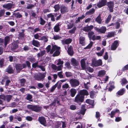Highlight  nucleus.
<instances>
[{"mask_svg": "<svg viewBox=\"0 0 128 128\" xmlns=\"http://www.w3.org/2000/svg\"><path fill=\"white\" fill-rule=\"evenodd\" d=\"M27 107L28 109L32 111L38 112H40L42 108V107L39 105L28 104L27 105Z\"/></svg>", "mask_w": 128, "mask_h": 128, "instance_id": "f257e3e1", "label": "nucleus"}, {"mask_svg": "<svg viewBox=\"0 0 128 128\" xmlns=\"http://www.w3.org/2000/svg\"><path fill=\"white\" fill-rule=\"evenodd\" d=\"M15 67L17 73H19L20 71L23 68L26 67V64L24 63H17L15 64Z\"/></svg>", "mask_w": 128, "mask_h": 128, "instance_id": "f03ea898", "label": "nucleus"}, {"mask_svg": "<svg viewBox=\"0 0 128 128\" xmlns=\"http://www.w3.org/2000/svg\"><path fill=\"white\" fill-rule=\"evenodd\" d=\"M84 96H82L79 94H78L74 98V102L80 105L81 103L83 102L84 100Z\"/></svg>", "mask_w": 128, "mask_h": 128, "instance_id": "7ed1b4c3", "label": "nucleus"}, {"mask_svg": "<svg viewBox=\"0 0 128 128\" xmlns=\"http://www.w3.org/2000/svg\"><path fill=\"white\" fill-rule=\"evenodd\" d=\"M69 82L71 86L73 88L76 87L80 84L78 80L75 79H70Z\"/></svg>", "mask_w": 128, "mask_h": 128, "instance_id": "20e7f679", "label": "nucleus"}, {"mask_svg": "<svg viewBox=\"0 0 128 128\" xmlns=\"http://www.w3.org/2000/svg\"><path fill=\"white\" fill-rule=\"evenodd\" d=\"M92 64L93 66L97 67L101 66L102 64V62L100 59L98 60L94 59L92 61Z\"/></svg>", "mask_w": 128, "mask_h": 128, "instance_id": "39448f33", "label": "nucleus"}, {"mask_svg": "<svg viewBox=\"0 0 128 128\" xmlns=\"http://www.w3.org/2000/svg\"><path fill=\"white\" fill-rule=\"evenodd\" d=\"M94 28L97 32L100 34H104L106 30V27L104 26H102L100 28L95 27H94Z\"/></svg>", "mask_w": 128, "mask_h": 128, "instance_id": "423d86ee", "label": "nucleus"}, {"mask_svg": "<svg viewBox=\"0 0 128 128\" xmlns=\"http://www.w3.org/2000/svg\"><path fill=\"white\" fill-rule=\"evenodd\" d=\"M114 4V3L113 1H110L107 2L106 6L108 8L110 12H113Z\"/></svg>", "mask_w": 128, "mask_h": 128, "instance_id": "0eeeda50", "label": "nucleus"}, {"mask_svg": "<svg viewBox=\"0 0 128 128\" xmlns=\"http://www.w3.org/2000/svg\"><path fill=\"white\" fill-rule=\"evenodd\" d=\"M46 74V72L43 73L42 74L40 73L39 75H37L35 77V79L37 80H41L44 78Z\"/></svg>", "mask_w": 128, "mask_h": 128, "instance_id": "6e6552de", "label": "nucleus"}, {"mask_svg": "<svg viewBox=\"0 0 128 128\" xmlns=\"http://www.w3.org/2000/svg\"><path fill=\"white\" fill-rule=\"evenodd\" d=\"M107 2V0H101L97 4V6L98 8H101L106 5Z\"/></svg>", "mask_w": 128, "mask_h": 128, "instance_id": "1a4fd4ad", "label": "nucleus"}, {"mask_svg": "<svg viewBox=\"0 0 128 128\" xmlns=\"http://www.w3.org/2000/svg\"><path fill=\"white\" fill-rule=\"evenodd\" d=\"M118 40H116L114 41L111 46V50H115L118 47Z\"/></svg>", "mask_w": 128, "mask_h": 128, "instance_id": "9d476101", "label": "nucleus"}, {"mask_svg": "<svg viewBox=\"0 0 128 128\" xmlns=\"http://www.w3.org/2000/svg\"><path fill=\"white\" fill-rule=\"evenodd\" d=\"M38 120L41 124L44 126H46V121L45 118L43 116L39 117Z\"/></svg>", "mask_w": 128, "mask_h": 128, "instance_id": "9b49d317", "label": "nucleus"}, {"mask_svg": "<svg viewBox=\"0 0 128 128\" xmlns=\"http://www.w3.org/2000/svg\"><path fill=\"white\" fill-rule=\"evenodd\" d=\"M79 94L82 96H84V97L85 96H88L89 94L88 91L84 89L80 90Z\"/></svg>", "mask_w": 128, "mask_h": 128, "instance_id": "f8f14e48", "label": "nucleus"}, {"mask_svg": "<svg viewBox=\"0 0 128 128\" xmlns=\"http://www.w3.org/2000/svg\"><path fill=\"white\" fill-rule=\"evenodd\" d=\"M13 6V4L12 3H10L3 4L2 7L4 9L8 10L12 9Z\"/></svg>", "mask_w": 128, "mask_h": 128, "instance_id": "ddd939ff", "label": "nucleus"}, {"mask_svg": "<svg viewBox=\"0 0 128 128\" xmlns=\"http://www.w3.org/2000/svg\"><path fill=\"white\" fill-rule=\"evenodd\" d=\"M93 26L91 25L90 26L88 25L87 26H85L83 28V30L85 32H88L89 31H90L93 28Z\"/></svg>", "mask_w": 128, "mask_h": 128, "instance_id": "4468645a", "label": "nucleus"}, {"mask_svg": "<svg viewBox=\"0 0 128 128\" xmlns=\"http://www.w3.org/2000/svg\"><path fill=\"white\" fill-rule=\"evenodd\" d=\"M6 72H7L8 74H12L14 73V71L12 67L10 65L6 70Z\"/></svg>", "mask_w": 128, "mask_h": 128, "instance_id": "2eb2a0df", "label": "nucleus"}, {"mask_svg": "<svg viewBox=\"0 0 128 128\" xmlns=\"http://www.w3.org/2000/svg\"><path fill=\"white\" fill-rule=\"evenodd\" d=\"M60 49V47L57 46L56 45H54L52 46V48L51 49L50 53L51 54H52L53 52L56 50H59Z\"/></svg>", "mask_w": 128, "mask_h": 128, "instance_id": "dca6fc26", "label": "nucleus"}, {"mask_svg": "<svg viewBox=\"0 0 128 128\" xmlns=\"http://www.w3.org/2000/svg\"><path fill=\"white\" fill-rule=\"evenodd\" d=\"M72 41V40L70 38H67L64 40H62V44H68L71 42Z\"/></svg>", "mask_w": 128, "mask_h": 128, "instance_id": "f3484780", "label": "nucleus"}, {"mask_svg": "<svg viewBox=\"0 0 128 128\" xmlns=\"http://www.w3.org/2000/svg\"><path fill=\"white\" fill-rule=\"evenodd\" d=\"M60 11L61 13L63 14L68 12V8L66 6L62 5L60 6Z\"/></svg>", "mask_w": 128, "mask_h": 128, "instance_id": "a211bd4d", "label": "nucleus"}, {"mask_svg": "<svg viewBox=\"0 0 128 128\" xmlns=\"http://www.w3.org/2000/svg\"><path fill=\"white\" fill-rule=\"evenodd\" d=\"M10 38L9 36H6L4 38V46L6 47L8 44L10 43Z\"/></svg>", "mask_w": 128, "mask_h": 128, "instance_id": "6ab92c4d", "label": "nucleus"}, {"mask_svg": "<svg viewBox=\"0 0 128 128\" xmlns=\"http://www.w3.org/2000/svg\"><path fill=\"white\" fill-rule=\"evenodd\" d=\"M67 52L68 54L70 56H72L74 54V52L72 47V46H70L68 48Z\"/></svg>", "mask_w": 128, "mask_h": 128, "instance_id": "aec40b11", "label": "nucleus"}, {"mask_svg": "<svg viewBox=\"0 0 128 128\" xmlns=\"http://www.w3.org/2000/svg\"><path fill=\"white\" fill-rule=\"evenodd\" d=\"M71 62L72 64L74 66H77L79 64L78 61L74 58H72Z\"/></svg>", "mask_w": 128, "mask_h": 128, "instance_id": "412c9836", "label": "nucleus"}, {"mask_svg": "<svg viewBox=\"0 0 128 128\" xmlns=\"http://www.w3.org/2000/svg\"><path fill=\"white\" fill-rule=\"evenodd\" d=\"M12 96L10 94H7L5 96L4 100L7 102H9L12 99Z\"/></svg>", "mask_w": 128, "mask_h": 128, "instance_id": "4be33fe9", "label": "nucleus"}, {"mask_svg": "<svg viewBox=\"0 0 128 128\" xmlns=\"http://www.w3.org/2000/svg\"><path fill=\"white\" fill-rule=\"evenodd\" d=\"M86 102L87 103L91 105L92 106V108H93L94 106V100H91L90 99H87L86 100Z\"/></svg>", "mask_w": 128, "mask_h": 128, "instance_id": "5701e85b", "label": "nucleus"}, {"mask_svg": "<svg viewBox=\"0 0 128 128\" xmlns=\"http://www.w3.org/2000/svg\"><path fill=\"white\" fill-rule=\"evenodd\" d=\"M125 91V89L124 88H122L117 92L116 94V95L122 96V95L124 93Z\"/></svg>", "mask_w": 128, "mask_h": 128, "instance_id": "b1692460", "label": "nucleus"}, {"mask_svg": "<svg viewBox=\"0 0 128 128\" xmlns=\"http://www.w3.org/2000/svg\"><path fill=\"white\" fill-rule=\"evenodd\" d=\"M89 93L90 97L91 98L94 99L96 96V92L94 90L90 91Z\"/></svg>", "mask_w": 128, "mask_h": 128, "instance_id": "393cba45", "label": "nucleus"}, {"mask_svg": "<svg viewBox=\"0 0 128 128\" xmlns=\"http://www.w3.org/2000/svg\"><path fill=\"white\" fill-rule=\"evenodd\" d=\"M32 44L34 46L37 47H38L40 46V44L39 42L34 39L32 40Z\"/></svg>", "mask_w": 128, "mask_h": 128, "instance_id": "a878e982", "label": "nucleus"}, {"mask_svg": "<svg viewBox=\"0 0 128 128\" xmlns=\"http://www.w3.org/2000/svg\"><path fill=\"white\" fill-rule=\"evenodd\" d=\"M85 38L84 37L81 36L79 38V42L80 44H82V46H84L85 43Z\"/></svg>", "mask_w": 128, "mask_h": 128, "instance_id": "bb28decb", "label": "nucleus"}, {"mask_svg": "<svg viewBox=\"0 0 128 128\" xmlns=\"http://www.w3.org/2000/svg\"><path fill=\"white\" fill-rule=\"evenodd\" d=\"M18 45L16 43H14L13 44L11 47V50L13 51H14L18 48Z\"/></svg>", "mask_w": 128, "mask_h": 128, "instance_id": "cd10ccee", "label": "nucleus"}, {"mask_svg": "<svg viewBox=\"0 0 128 128\" xmlns=\"http://www.w3.org/2000/svg\"><path fill=\"white\" fill-rule=\"evenodd\" d=\"M95 21L99 24H100L102 21V19L101 17V15L99 14L97 17L96 18Z\"/></svg>", "mask_w": 128, "mask_h": 128, "instance_id": "c85d7f7f", "label": "nucleus"}, {"mask_svg": "<svg viewBox=\"0 0 128 128\" xmlns=\"http://www.w3.org/2000/svg\"><path fill=\"white\" fill-rule=\"evenodd\" d=\"M71 96L72 97H74L76 94L77 91L74 88H71L70 90Z\"/></svg>", "mask_w": 128, "mask_h": 128, "instance_id": "c756f323", "label": "nucleus"}, {"mask_svg": "<svg viewBox=\"0 0 128 128\" xmlns=\"http://www.w3.org/2000/svg\"><path fill=\"white\" fill-rule=\"evenodd\" d=\"M80 64L82 68L83 69H85L86 68V63L85 60L84 59L81 60Z\"/></svg>", "mask_w": 128, "mask_h": 128, "instance_id": "7c9ffc66", "label": "nucleus"}, {"mask_svg": "<svg viewBox=\"0 0 128 128\" xmlns=\"http://www.w3.org/2000/svg\"><path fill=\"white\" fill-rule=\"evenodd\" d=\"M46 52L45 50H44L40 51V53H38L37 54V56L38 58H39L43 56L46 53Z\"/></svg>", "mask_w": 128, "mask_h": 128, "instance_id": "2f4dec72", "label": "nucleus"}, {"mask_svg": "<svg viewBox=\"0 0 128 128\" xmlns=\"http://www.w3.org/2000/svg\"><path fill=\"white\" fill-rule=\"evenodd\" d=\"M60 25L58 24H57L54 26V30L55 32H58L60 30V28L59 26Z\"/></svg>", "mask_w": 128, "mask_h": 128, "instance_id": "473e14b6", "label": "nucleus"}, {"mask_svg": "<svg viewBox=\"0 0 128 128\" xmlns=\"http://www.w3.org/2000/svg\"><path fill=\"white\" fill-rule=\"evenodd\" d=\"M95 11V9L94 8H92L91 10L86 12V14L87 15H91L93 14Z\"/></svg>", "mask_w": 128, "mask_h": 128, "instance_id": "72a5a7b5", "label": "nucleus"}, {"mask_svg": "<svg viewBox=\"0 0 128 128\" xmlns=\"http://www.w3.org/2000/svg\"><path fill=\"white\" fill-rule=\"evenodd\" d=\"M13 15L16 18H19L22 17V15L18 12L14 13Z\"/></svg>", "mask_w": 128, "mask_h": 128, "instance_id": "f704fd0d", "label": "nucleus"}, {"mask_svg": "<svg viewBox=\"0 0 128 128\" xmlns=\"http://www.w3.org/2000/svg\"><path fill=\"white\" fill-rule=\"evenodd\" d=\"M54 8L55 9L54 12H57L60 10V5L59 4H56L54 5Z\"/></svg>", "mask_w": 128, "mask_h": 128, "instance_id": "c9c22d12", "label": "nucleus"}, {"mask_svg": "<svg viewBox=\"0 0 128 128\" xmlns=\"http://www.w3.org/2000/svg\"><path fill=\"white\" fill-rule=\"evenodd\" d=\"M9 78V77L7 76H5L3 77V79L1 81H0V83L2 85H4V83L5 82V81L6 80V79Z\"/></svg>", "mask_w": 128, "mask_h": 128, "instance_id": "e433bc0d", "label": "nucleus"}, {"mask_svg": "<svg viewBox=\"0 0 128 128\" xmlns=\"http://www.w3.org/2000/svg\"><path fill=\"white\" fill-rule=\"evenodd\" d=\"M11 82V81L9 79V78H8L6 79L5 85V87L6 88H7L8 87V86H9Z\"/></svg>", "mask_w": 128, "mask_h": 128, "instance_id": "4c0bfd02", "label": "nucleus"}, {"mask_svg": "<svg viewBox=\"0 0 128 128\" xmlns=\"http://www.w3.org/2000/svg\"><path fill=\"white\" fill-rule=\"evenodd\" d=\"M105 72L104 70H100L98 74V76H102L105 74Z\"/></svg>", "mask_w": 128, "mask_h": 128, "instance_id": "58836bf2", "label": "nucleus"}, {"mask_svg": "<svg viewBox=\"0 0 128 128\" xmlns=\"http://www.w3.org/2000/svg\"><path fill=\"white\" fill-rule=\"evenodd\" d=\"M32 96L30 94H27L26 98L27 100H29L30 101H32Z\"/></svg>", "mask_w": 128, "mask_h": 128, "instance_id": "ea45409f", "label": "nucleus"}, {"mask_svg": "<svg viewBox=\"0 0 128 128\" xmlns=\"http://www.w3.org/2000/svg\"><path fill=\"white\" fill-rule=\"evenodd\" d=\"M114 35V32H108V34L106 36L108 38H110L113 37Z\"/></svg>", "mask_w": 128, "mask_h": 128, "instance_id": "a19ab883", "label": "nucleus"}, {"mask_svg": "<svg viewBox=\"0 0 128 128\" xmlns=\"http://www.w3.org/2000/svg\"><path fill=\"white\" fill-rule=\"evenodd\" d=\"M76 29V26H74L72 29L69 30L68 32L70 34H74V33Z\"/></svg>", "mask_w": 128, "mask_h": 128, "instance_id": "79ce46f5", "label": "nucleus"}, {"mask_svg": "<svg viewBox=\"0 0 128 128\" xmlns=\"http://www.w3.org/2000/svg\"><path fill=\"white\" fill-rule=\"evenodd\" d=\"M128 82L126 78H123L122 80L121 84L122 86L126 84Z\"/></svg>", "mask_w": 128, "mask_h": 128, "instance_id": "37998d69", "label": "nucleus"}, {"mask_svg": "<svg viewBox=\"0 0 128 128\" xmlns=\"http://www.w3.org/2000/svg\"><path fill=\"white\" fill-rule=\"evenodd\" d=\"M93 44V42L91 41L90 43L85 48H84V49H90L92 46Z\"/></svg>", "mask_w": 128, "mask_h": 128, "instance_id": "c03bdc74", "label": "nucleus"}, {"mask_svg": "<svg viewBox=\"0 0 128 128\" xmlns=\"http://www.w3.org/2000/svg\"><path fill=\"white\" fill-rule=\"evenodd\" d=\"M59 50H56V51L54 53L52 56L54 57L59 56L60 54V52Z\"/></svg>", "mask_w": 128, "mask_h": 128, "instance_id": "a18cd8bd", "label": "nucleus"}, {"mask_svg": "<svg viewBox=\"0 0 128 128\" xmlns=\"http://www.w3.org/2000/svg\"><path fill=\"white\" fill-rule=\"evenodd\" d=\"M38 62H37L34 63H33L32 65V66L33 68H36V67L38 68V66H39L40 65H38Z\"/></svg>", "mask_w": 128, "mask_h": 128, "instance_id": "49530a36", "label": "nucleus"}, {"mask_svg": "<svg viewBox=\"0 0 128 128\" xmlns=\"http://www.w3.org/2000/svg\"><path fill=\"white\" fill-rule=\"evenodd\" d=\"M23 32H20L19 34V37L20 38H24V30H22Z\"/></svg>", "mask_w": 128, "mask_h": 128, "instance_id": "de8ad7c7", "label": "nucleus"}, {"mask_svg": "<svg viewBox=\"0 0 128 128\" xmlns=\"http://www.w3.org/2000/svg\"><path fill=\"white\" fill-rule=\"evenodd\" d=\"M112 18V16L111 14H109L105 22L106 23H108L110 20L111 18Z\"/></svg>", "mask_w": 128, "mask_h": 128, "instance_id": "09e8293b", "label": "nucleus"}, {"mask_svg": "<svg viewBox=\"0 0 128 128\" xmlns=\"http://www.w3.org/2000/svg\"><path fill=\"white\" fill-rule=\"evenodd\" d=\"M58 82H57L56 84L54 85L53 86H52L51 89L50 90V91L51 92H53L54 90H55L56 88L58 86Z\"/></svg>", "mask_w": 128, "mask_h": 128, "instance_id": "8fccbe9b", "label": "nucleus"}, {"mask_svg": "<svg viewBox=\"0 0 128 128\" xmlns=\"http://www.w3.org/2000/svg\"><path fill=\"white\" fill-rule=\"evenodd\" d=\"M20 81L22 86H24V83L26 81L25 79L22 78L20 79Z\"/></svg>", "mask_w": 128, "mask_h": 128, "instance_id": "3c124183", "label": "nucleus"}, {"mask_svg": "<svg viewBox=\"0 0 128 128\" xmlns=\"http://www.w3.org/2000/svg\"><path fill=\"white\" fill-rule=\"evenodd\" d=\"M40 24L42 25H44L46 22V21L44 20L41 17L40 18Z\"/></svg>", "mask_w": 128, "mask_h": 128, "instance_id": "603ef678", "label": "nucleus"}, {"mask_svg": "<svg viewBox=\"0 0 128 128\" xmlns=\"http://www.w3.org/2000/svg\"><path fill=\"white\" fill-rule=\"evenodd\" d=\"M4 60L2 58L0 60V68H2L4 66Z\"/></svg>", "mask_w": 128, "mask_h": 128, "instance_id": "864d4df0", "label": "nucleus"}, {"mask_svg": "<svg viewBox=\"0 0 128 128\" xmlns=\"http://www.w3.org/2000/svg\"><path fill=\"white\" fill-rule=\"evenodd\" d=\"M28 59L29 61L32 63L34 62L36 60L35 58L34 57L29 58H28Z\"/></svg>", "mask_w": 128, "mask_h": 128, "instance_id": "5fc2aeb1", "label": "nucleus"}, {"mask_svg": "<svg viewBox=\"0 0 128 128\" xmlns=\"http://www.w3.org/2000/svg\"><path fill=\"white\" fill-rule=\"evenodd\" d=\"M65 65L66 68H71V66H70V64L69 62H66Z\"/></svg>", "mask_w": 128, "mask_h": 128, "instance_id": "6e6d98bb", "label": "nucleus"}, {"mask_svg": "<svg viewBox=\"0 0 128 128\" xmlns=\"http://www.w3.org/2000/svg\"><path fill=\"white\" fill-rule=\"evenodd\" d=\"M5 10H0V17L3 16L5 14Z\"/></svg>", "mask_w": 128, "mask_h": 128, "instance_id": "4d7b16f0", "label": "nucleus"}, {"mask_svg": "<svg viewBox=\"0 0 128 128\" xmlns=\"http://www.w3.org/2000/svg\"><path fill=\"white\" fill-rule=\"evenodd\" d=\"M65 74L66 76L67 77H70L72 76V74L70 72H65Z\"/></svg>", "mask_w": 128, "mask_h": 128, "instance_id": "13d9d810", "label": "nucleus"}, {"mask_svg": "<svg viewBox=\"0 0 128 128\" xmlns=\"http://www.w3.org/2000/svg\"><path fill=\"white\" fill-rule=\"evenodd\" d=\"M94 34V33L93 32L91 31L88 33V37L90 38H91L92 37V36Z\"/></svg>", "mask_w": 128, "mask_h": 128, "instance_id": "bf43d9fd", "label": "nucleus"}, {"mask_svg": "<svg viewBox=\"0 0 128 128\" xmlns=\"http://www.w3.org/2000/svg\"><path fill=\"white\" fill-rule=\"evenodd\" d=\"M86 110V109L85 108H82L80 112V113L83 115H84L85 113Z\"/></svg>", "mask_w": 128, "mask_h": 128, "instance_id": "052dcab7", "label": "nucleus"}, {"mask_svg": "<svg viewBox=\"0 0 128 128\" xmlns=\"http://www.w3.org/2000/svg\"><path fill=\"white\" fill-rule=\"evenodd\" d=\"M69 85L68 84L66 83L63 84L62 86L63 88L67 89L69 88Z\"/></svg>", "mask_w": 128, "mask_h": 128, "instance_id": "680f3d73", "label": "nucleus"}, {"mask_svg": "<svg viewBox=\"0 0 128 128\" xmlns=\"http://www.w3.org/2000/svg\"><path fill=\"white\" fill-rule=\"evenodd\" d=\"M70 108L72 110H74L76 109V107L74 105H71L70 106Z\"/></svg>", "mask_w": 128, "mask_h": 128, "instance_id": "e2e57ef3", "label": "nucleus"}, {"mask_svg": "<svg viewBox=\"0 0 128 128\" xmlns=\"http://www.w3.org/2000/svg\"><path fill=\"white\" fill-rule=\"evenodd\" d=\"M37 86L38 88H42L44 87V85L40 83L38 84Z\"/></svg>", "mask_w": 128, "mask_h": 128, "instance_id": "0e129e2a", "label": "nucleus"}, {"mask_svg": "<svg viewBox=\"0 0 128 128\" xmlns=\"http://www.w3.org/2000/svg\"><path fill=\"white\" fill-rule=\"evenodd\" d=\"M35 6V5L33 4H29L28 6L26 8L27 9H32V7H33Z\"/></svg>", "mask_w": 128, "mask_h": 128, "instance_id": "69168bd1", "label": "nucleus"}, {"mask_svg": "<svg viewBox=\"0 0 128 128\" xmlns=\"http://www.w3.org/2000/svg\"><path fill=\"white\" fill-rule=\"evenodd\" d=\"M104 58L105 60H106L108 59V56L107 52H106L105 53L104 55Z\"/></svg>", "mask_w": 128, "mask_h": 128, "instance_id": "338daca9", "label": "nucleus"}, {"mask_svg": "<svg viewBox=\"0 0 128 128\" xmlns=\"http://www.w3.org/2000/svg\"><path fill=\"white\" fill-rule=\"evenodd\" d=\"M128 70V64L126 65L122 68V71L124 72L126 70Z\"/></svg>", "mask_w": 128, "mask_h": 128, "instance_id": "774afa93", "label": "nucleus"}]
</instances>
